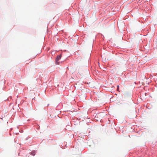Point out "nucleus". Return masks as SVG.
<instances>
[{"label":"nucleus","mask_w":157,"mask_h":157,"mask_svg":"<svg viewBox=\"0 0 157 157\" xmlns=\"http://www.w3.org/2000/svg\"><path fill=\"white\" fill-rule=\"evenodd\" d=\"M61 55H59L57 56V58L56 59V63L58 64L59 62H58V61L61 59Z\"/></svg>","instance_id":"f257e3e1"},{"label":"nucleus","mask_w":157,"mask_h":157,"mask_svg":"<svg viewBox=\"0 0 157 157\" xmlns=\"http://www.w3.org/2000/svg\"><path fill=\"white\" fill-rule=\"evenodd\" d=\"M117 90H119V86H117Z\"/></svg>","instance_id":"7ed1b4c3"},{"label":"nucleus","mask_w":157,"mask_h":157,"mask_svg":"<svg viewBox=\"0 0 157 157\" xmlns=\"http://www.w3.org/2000/svg\"><path fill=\"white\" fill-rule=\"evenodd\" d=\"M32 155H33V156L34 155H35V151H33L32 152V153H31Z\"/></svg>","instance_id":"f03ea898"}]
</instances>
